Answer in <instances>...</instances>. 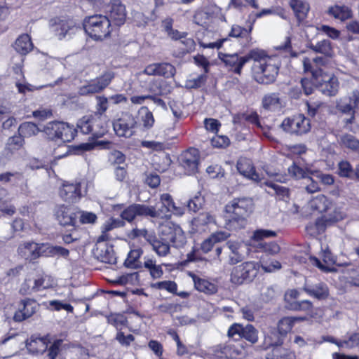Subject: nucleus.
I'll return each mask as SVG.
<instances>
[{
  "instance_id": "40",
  "label": "nucleus",
  "mask_w": 359,
  "mask_h": 359,
  "mask_svg": "<svg viewBox=\"0 0 359 359\" xmlns=\"http://www.w3.org/2000/svg\"><path fill=\"white\" fill-rule=\"evenodd\" d=\"M288 174L290 177L296 179H305L310 173L309 170L304 166H302L299 163L294 161L292 164L287 168Z\"/></svg>"
},
{
  "instance_id": "25",
  "label": "nucleus",
  "mask_w": 359,
  "mask_h": 359,
  "mask_svg": "<svg viewBox=\"0 0 359 359\" xmlns=\"http://www.w3.org/2000/svg\"><path fill=\"white\" fill-rule=\"evenodd\" d=\"M189 276L193 280L196 290L198 291L207 294H212L217 292V286L215 283L193 273H190Z\"/></svg>"
},
{
  "instance_id": "64",
  "label": "nucleus",
  "mask_w": 359,
  "mask_h": 359,
  "mask_svg": "<svg viewBox=\"0 0 359 359\" xmlns=\"http://www.w3.org/2000/svg\"><path fill=\"white\" fill-rule=\"evenodd\" d=\"M243 325L239 323H233L228 329L227 335L230 338L241 339Z\"/></svg>"
},
{
  "instance_id": "31",
  "label": "nucleus",
  "mask_w": 359,
  "mask_h": 359,
  "mask_svg": "<svg viewBox=\"0 0 359 359\" xmlns=\"http://www.w3.org/2000/svg\"><path fill=\"white\" fill-rule=\"evenodd\" d=\"M303 289L309 295L318 299H324L328 296L327 287L322 283L313 286L305 284Z\"/></svg>"
},
{
  "instance_id": "57",
  "label": "nucleus",
  "mask_w": 359,
  "mask_h": 359,
  "mask_svg": "<svg viewBox=\"0 0 359 359\" xmlns=\"http://www.w3.org/2000/svg\"><path fill=\"white\" fill-rule=\"evenodd\" d=\"M23 176L22 173L18 172H6L4 173L0 174V182L2 183H8L13 182H18L22 180Z\"/></svg>"
},
{
  "instance_id": "13",
  "label": "nucleus",
  "mask_w": 359,
  "mask_h": 359,
  "mask_svg": "<svg viewBox=\"0 0 359 359\" xmlns=\"http://www.w3.org/2000/svg\"><path fill=\"white\" fill-rule=\"evenodd\" d=\"M137 123L135 116L130 113H124L114 121L113 128L117 136L129 138L135 134Z\"/></svg>"
},
{
  "instance_id": "26",
  "label": "nucleus",
  "mask_w": 359,
  "mask_h": 359,
  "mask_svg": "<svg viewBox=\"0 0 359 359\" xmlns=\"http://www.w3.org/2000/svg\"><path fill=\"white\" fill-rule=\"evenodd\" d=\"M57 220L62 226H74L76 223L75 215L70 208L64 205H60L55 210Z\"/></svg>"
},
{
  "instance_id": "49",
  "label": "nucleus",
  "mask_w": 359,
  "mask_h": 359,
  "mask_svg": "<svg viewBox=\"0 0 359 359\" xmlns=\"http://www.w3.org/2000/svg\"><path fill=\"white\" fill-rule=\"evenodd\" d=\"M98 259L104 263L114 264L116 257L111 248L104 246V249L100 250V252L97 255Z\"/></svg>"
},
{
  "instance_id": "20",
  "label": "nucleus",
  "mask_w": 359,
  "mask_h": 359,
  "mask_svg": "<svg viewBox=\"0 0 359 359\" xmlns=\"http://www.w3.org/2000/svg\"><path fill=\"white\" fill-rule=\"evenodd\" d=\"M154 213L148 205L142 204H133L126 208L121 212V217L123 220L128 222H133L137 216H149Z\"/></svg>"
},
{
  "instance_id": "38",
  "label": "nucleus",
  "mask_w": 359,
  "mask_h": 359,
  "mask_svg": "<svg viewBox=\"0 0 359 359\" xmlns=\"http://www.w3.org/2000/svg\"><path fill=\"white\" fill-rule=\"evenodd\" d=\"M277 56H269L266 54L265 51L261 49L255 48L252 49L246 55L245 58L247 59V62L250 60H254V65L252 67H255L258 64H262L268 59H274Z\"/></svg>"
},
{
  "instance_id": "22",
  "label": "nucleus",
  "mask_w": 359,
  "mask_h": 359,
  "mask_svg": "<svg viewBox=\"0 0 359 359\" xmlns=\"http://www.w3.org/2000/svg\"><path fill=\"white\" fill-rule=\"evenodd\" d=\"M109 15L116 25H121L126 19V6L120 0H112L109 5Z\"/></svg>"
},
{
  "instance_id": "50",
  "label": "nucleus",
  "mask_w": 359,
  "mask_h": 359,
  "mask_svg": "<svg viewBox=\"0 0 359 359\" xmlns=\"http://www.w3.org/2000/svg\"><path fill=\"white\" fill-rule=\"evenodd\" d=\"M259 308L255 304L245 305L241 309V313L243 318L252 322L255 320V314L258 311Z\"/></svg>"
},
{
  "instance_id": "35",
  "label": "nucleus",
  "mask_w": 359,
  "mask_h": 359,
  "mask_svg": "<svg viewBox=\"0 0 359 359\" xmlns=\"http://www.w3.org/2000/svg\"><path fill=\"white\" fill-rule=\"evenodd\" d=\"M296 356L294 352L283 347L281 345L273 347L272 350L266 354V359H295Z\"/></svg>"
},
{
  "instance_id": "33",
  "label": "nucleus",
  "mask_w": 359,
  "mask_h": 359,
  "mask_svg": "<svg viewBox=\"0 0 359 359\" xmlns=\"http://www.w3.org/2000/svg\"><path fill=\"white\" fill-rule=\"evenodd\" d=\"M290 5L292 8L294 15L300 23L307 16L309 11V6L302 0H290Z\"/></svg>"
},
{
  "instance_id": "34",
  "label": "nucleus",
  "mask_w": 359,
  "mask_h": 359,
  "mask_svg": "<svg viewBox=\"0 0 359 359\" xmlns=\"http://www.w3.org/2000/svg\"><path fill=\"white\" fill-rule=\"evenodd\" d=\"M163 265L167 266L165 264H163ZM144 266L149 271V274L153 279H158L163 274L162 264H156V260L153 258L144 257Z\"/></svg>"
},
{
  "instance_id": "24",
  "label": "nucleus",
  "mask_w": 359,
  "mask_h": 359,
  "mask_svg": "<svg viewBox=\"0 0 359 359\" xmlns=\"http://www.w3.org/2000/svg\"><path fill=\"white\" fill-rule=\"evenodd\" d=\"M237 170L241 175L248 179L255 182H259L261 180L259 175L255 171V168L252 161L249 158H239L237 162Z\"/></svg>"
},
{
  "instance_id": "9",
  "label": "nucleus",
  "mask_w": 359,
  "mask_h": 359,
  "mask_svg": "<svg viewBox=\"0 0 359 359\" xmlns=\"http://www.w3.org/2000/svg\"><path fill=\"white\" fill-rule=\"evenodd\" d=\"M77 128L83 134H92L96 137H102L107 132V126L104 120L93 114L86 115L77 122Z\"/></svg>"
},
{
  "instance_id": "1",
  "label": "nucleus",
  "mask_w": 359,
  "mask_h": 359,
  "mask_svg": "<svg viewBox=\"0 0 359 359\" xmlns=\"http://www.w3.org/2000/svg\"><path fill=\"white\" fill-rule=\"evenodd\" d=\"M304 70L310 72L316 86L323 94L334 96L339 89V82L337 76L325 73L322 67L326 65L324 57H316L313 60L304 57L302 60Z\"/></svg>"
},
{
  "instance_id": "37",
  "label": "nucleus",
  "mask_w": 359,
  "mask_h": 359,
  "mask_svg": "<svg viewBox=\"0 0 359 359\" xmlns=\"http://www.w3.org/2000/svg\"><path fill=\"white\" fill-rule=\"evenodd\" d=\"M283 337L284 336L280 334L278 330H276L275 329L270 330L264 337V348H268L272 347L273 348V347L282 345Z\"/></svg>"
},
{
  "instance_id": "16",
  "label": "nucleus",
  "mask_w": 359,
  "mask_h": 359,
  "mask_svg": "<svg viewBox=\"0 0 359 359\" xmlns=\"http://www.w3.org/2000/svg\"><path fill=\"white\" fill-rule=\"evenodd\" d=\"M199 156V151L195 148H190L182 154L180 163L187 175L197 172Z\"/></svg>"
},
{
  "instance_id": "60",
  "label": "nucleus",
  "mask_w": 359,
  "mask_h": 359,
  "mask_svg": "<svg viewBox=\"0 0 359 359\" xmlns=\"http://www.w3.org/2000/svg\"><path fill=\"white\" fill-rule=\"evenodd\" d=\"M230 144V140L225 135H215L211 138V144L216 148H225Z\"/></svg>"
},
{
  "instance_id": "41",
  "label": "nucleus",
  "mask_w": 359,
  "mask_h": 359,
  "mask_svg": "<svg viewBox=\"0 0 359 359\" xmlns=\"http://www.w3.org/2000/svg\"><path fill=\"white\" fill-rule=\"evenodd\" d=\"M328 13L341 21L346 20L351 16V9L346 6L335 5L332 6L329 8Z\"/></svg>"
},
{
  "instance_id": "43",
  "label": "nucleus",
  "mask_w": 359,
  "mask_h": 359,
  "mask_svg": "<svg viewBox=\"0 0 359 359\" xmlns=\"http://www.w3.org/2000/svg\"><path fill=\"white\" fill-rule=\"evenodd\" d=\"M40 132L38 126L32 122H25L20 125L18 133L25 137L36 135Z\"/></svg>"
},
{
  "instance_id": "5",
  "label": "nucleus",
  "mask_w": 359,
  "mask_h": 359,
  "mask_svg": "<svg viewBox=\"0 0 359 359\" xmlns=\"http://www.w3.org/2000/svg\"><path fill=\"white\" fill-rule=\"evenodd\" d=\"M149 208L154 212L150 215L151 217L169 218L171 214L182 216L185 212V208L177 206L169 194H161L159 202L156 203L155 206H149Z\"/></svg>"
},
{
  "instance_id": "61",
  "label": "nucleus",
  "mask_w": 359,
  "mask_h": 359,
  "mask_svg": "<svg viewBox=\"0 0 359 359\" xmlns=\"http://www.w3.org/2000/svg\"><path fill=\"white\" fill-rule=\"evenodd\" d=\"M141 146L155 151H161L165 148V145L163 142L157 141L144 140L141 142Z\"/></svg>"
},
{
  "instance_id": "4",
  "label": "nucleus",
  "mask_w": 359,
  "mask_h": 359,
  "mask_svg": "<svg viewBox=\"0 0 359 359\" xmlns=\"http://www.w3.org/2000/svg\"><path fill=\"white\" fill-rule=\"evenodd\" d=\"M280 66V62L278 57L268 59V61L252 67L253 78L259 83L270 84L275 81Z\"/></svg>"
},
{
  "instance_id": "63",
  "label": "nucleus",
  "mask_w": 359,
  "mask_h": 359,
  "mask_svg": "<svg viewBox=\"0 0 359 359\" xmlns=\"http://www.w3.org/2000/svg\"><path fill=\"white\" fill-rule=\"evenodd\" d=\"M63 341L62 339H55L52 343L48 348V356L49 359H55L57 356L60 347L62 346Z\"/></svg>"
},
{
  "instance_id": "56",
  "label": "nucleus",
  "mask_w": 359,
  "mask_h": 359,
  "mask_svg": "<svg viewBox=\"0 0 359 359\" xmlns=\"http://www.w3.org/2000/svg\"><path fill=\"white\" fill-rule=\"evenodd\" d=\"M259 246L264 252L271 255H277L280 250L279 245L274 241L260 243Z\"/></svg>"
},
{
  "instance_id": "48",
  "label": "nucleus",
  "mask_w": 359,
  "mask_h": 359,
  "mask_svg": "<svg viewBox=\"0 0 359 359\" xmlns=\"http://www.w3.org/2000/svg\"><path fill=\"white\" fill-rule=\"evenodd\" d=\"M241 338L252 344H255L258 341V330L252 325L248 324L243 326Z\"/></svg>"
},
{
  "instance_id": "54",
  "label": "nucleus",
  "mask_w": 359,
  "mask_h": 359,
  "mask_svg": "<svg viewBox=\"0 0 359 359\" xmlns=\"http://www.w3.org/2000/svg\"><path fill=\"white\" fill-rule=\"evenodd\" d=\"M277 236V232L272 230L259 229L254 231L252 238L259 241L264 238H273Z\"/></svg>"
},
{
  "instance_id": "10",
  "label": "nucleus",
  "mask_w": 359,
  "mask_h": 359,
  "mask_svg": "<svg viewBox=\"0 0 359 359\" xmlns=\"http://www.w3.org/2000/svg\"><path fill=\"white\" fill-rule=\"evenodd\" d=\"M280 128L289 134L302 135L309 133L311 126L310 119L299 114L285 118L281 123Z\"/></svg>"
},
{
  "instance_id": "47",
  "label": "nucleus",
  "mask_w": 359,
  "mask_h": 359,
  "mask_svg": "<svg viewBox=\"0 0 359 359\" xmlns=\"http://www.w3.org/2000/svg\"><path fill=\"white\" fill-rule=\"evenodd\" d=\"M341 348H353L359 346V333H347L345 338L340 343Z\"/></svg>"
},
{
  "instance_id": "45",
  "label": "nucleus",
  "mask_w": 359,
  "mask_h": 359,
  "mask_svg": "<svg viewBox=\"0 0 359 359\" xmlns=\"http://www.w3.org/2000/svg\"><path fill=\"white\" fill-rule=\"evenodd\" d=\"M262 105L266 109H276L280 107V100L277 93L266 95L262 99Z\"/></svg>"
},
{
  "instance_id": "11",
  "label": "nucleus",
  "mask_w": 359,
  "mask_h": 359,
  "mask_svg": "<svg viewBox=\"0 0 359 359\" xmlns=\"http://www.w3.org/2000/svg\"><path fill=\"white\" fill-rule=\"evenodd\" d=\"M257 273V265L254 262H245L231 269L230 281L235 285L251 282Z\"/></svg>"
},
{
  "instance_id": "3",
  "label": "nucleus",
  "mask_w": 359,
  "mask_h": 359,
  "mask_svg": "<svg viewBox=\"0 0 359 359\" xmlns=\"http://www.w3.org/2000/svg\"><path fill=\"white\" fill-rule=\"evenodd\" d=\"M83 28L86 33L95 41L104 40L110 36L112 31L109 18L100 14L86 18Z\"/></svg>"
},
{
  "instance_id": "6",
  "label": "nucleus",
  "mask_w": 359,
  "mask_h": 359,
  "mask_svg": "<svg viewBox=\"0 0 359 359\" xmlns=\"http://www.w3.org/2000/svg\"><path fill=\"white\" fill-rule=\"evenodd\" d=\"M76 129L67 123L54 121L46 124L43 132L50 140L61 141L63 143L72 141L76 134Z\"/></svg>"
},
{
  "instance_id": "59",
  "label": "nucleus",
  "mask_w": 359,
  "mask_h": 359,
  "mask_svg": "<svg viewBox=\"0 0 359 359\" xmlns=\"http://www.w3.org/2000/svg\"><path fill=\"white\" fill-rule=\"evenodd\" d=\"M306 106L308 114L313 117L322 111L323 104L319 101L306 102Z\"/></svg>"
},
{
  "instance_id": "7",
  "label": "nucleus",
  "mask_w": 359,
  "mask_h": 359,
  "mask_svg": "<svg viewBox=\"0 0 359 359\" xmlns=\"http://www.w3.org/2000/svg\"><path fill=\"white\" fill-rule=\"evenodd\" d=\"M115 74L112 71H105L99 76L87 81L78 88L81 96H90L102 93L114 79Z\"/></svg>"
},
{
  "instance_id": "23",
  "label": "nucleus",
  "mask_w": 359,
  "mask_h": 359,
  "mask_svg": "<svg viewBox=\"0 0 359 359\" xmlns=\"http://www.w3.org/2000/svg\"><path fill=\"white\" fill-rule=\"evenodd\" d=\"M321 257L324 264L317 257H311L310 262L311 264L317 266L323 271H332L333 270L332 265L335 263L336 259L327 247L325 249H322Z\"/></svg>"
},
{
  "instance_id": "2",
  "label": "nucleus",
  "mask_w": 359,
  "mask_h": 359,
  "mask_svg": "<svg viewBox=\"0 0 359 359\" xmlns=\"http://www.w3.org/2000/svg\"><path fill=\"white\" fill-rule=\"evenodd\" d=\"M253 203L250 198H236L225 206L226 213V226L230 230L244 228L247 217L252 210Z\"/></svg>"
},
{
  "instance_id": "28",
  "label": "nucleus",
  "mask_w": 359,
  "mask_h": 359,
  "mask_svg": "<svg viewBox=\"0 0 359 359\" xmlns=\"http://www.w3.org/2000/svg\"><path fill=\"white\" fill-rule=\"evenodd\" d=\"M57 285L55 279L48 274L39 275L34 280L32 290L39 292L54 287Z\"/></svg>"
},
{
  "instance_id": "18",
  "label": "nucleus",
  "mask_w": 359,
  "mask_h": 359,
  "mask_svg": "<svg viewBox=\"0 0 359 359\" xmlns=\"http://www.w3.org/2000/svg\"><path fill=\"white\" fill-rule=\"evenodd\" d=\"M39 309V304L33 299H24L20 302V306L14 313L13 320L15 322H22L32 316Z\"/></svg>"
},
{
  "instance_id": "39",
  "label": "nucleus",
  "mask_w": 359,
  "mask_h": 359,
  "mask_svg": "<svg viewBox=\"0 0 359 359\" xmlns=\"http://www.w3.org/2000/svg\"><path fill=\"white\" fill-rule=\"evenodd\" d=\"M253 29V22L250 23L248 29L243 28L239 25H234L231 27L229 36L235 38H245L248 42L252 39L251 32Z\"/></svg>"
},
{
  "instance_id": "12",
  "label": "nucleus",
  "mask_w": 359,
  "mask_h": 359,
  "mask_svg": "<svg viewBox=\"0 0 359 359\" xmlns=\"http://www.w3.org/2000/svg\"><path fill=\"white\" fill-rule=\"evenodd\" d=\"M48 243H38L34 241H25L18 248V254L29 262H33L42 256H47Z\"/></svg>"
},
{
  "instance_id": "52",
  "label": "nucleus",
  "mask_w": 359,
  "mask_h": 359,
  "mask_svg": "<svg viewBox=\"0 0 359 359\" xmlns=\"http://www.w3.org/2000/svg\"><path fill=\"white\" fill-rule=\"evenodd\" d=\"M158 76L166 78L172 77L175 74V68L170 63H157Z\"/></svg>"
},
{
  "instance_id": "36",
  "label": "nucleus",
  "mask_w": 359,
  "mask_h": 359,
  "mask_svg": "<svg viewBox=\"0 0 359 359\" xmlns=\"http://www.w3.org/2000/svg\"><path fill=\"white\" fill-rule=\"evenodd\" d=\"M15 50L21 55H26L33 48L31 38L28 34L20 36L14 43Z\"/></svg>"
},
{
  "instance_id": "19",
  "label": "nucleus",
  "mask_w": 359,
  "mask_h": 359,
  "mask_svg": "<svg viewBox=\"0 0 359 359\" xmlns=\"http://www.w3.org/2000/svg\"><path fill=\"white\" fill-rule=\"evenodd\" d=\"M52 31L58 37L62 39L67 36H71L77 30V27L72 20L57 19L51 23Z\"/></svg>"
},
{
  "instance_id": "29",
  "label": "nucleus",
  "mask_w": 359,
  "mask_h": 359,
  "mask_svg": "<svg viewBox=\"0 0 359 359\" xmlns=\"http://www.w3.org/2000/svg\"><path fill=\"white\" fill-rule=\"evenodd\" d=\"M148 243L151 245L152 250L160 257H166L170 252V245L168 242L158 238L155 235L149 237Z\"/></svg>"
},
{
  "instance_id": "55",
  "label": "nucleus",
  "mask_w": 359,
  "mask_h": 359,
  "mask_svg": "<svg viewBox=\"0 0 359 359\" xmlns=\"http://www.w3.org/2000/svg\"><path fill=\"white\" fill-rule=\"evenodd\" d=\"M161 231L163 233H168L170 235V239H173L172 231L175 235L182 233V230L180 226L173 224L171 222H166L165 224L161 226Z\"/></svg>"
},
{
  "instance_id": "8",
  "label": "nucleus",
  "mask_w": 359,
  "mask_h": 359,
  "mask_svg": "<svg viewBox=\"0 0 359 359\" xmlns=\"http://www.w3.org/2000/svg\"><path fill=\"white\" fill-rule=\"evenodd\" d=\"M207 354L214 359H241L245 356L242 346L230 342L219 344L209 348Z\"/></svg>"
},
{
  "instance_id": "42",
  "label": "nucleus",
  "mask_w": 359,
  "mask_h": 359,
  "mask_svg": "<svg viewBox=\"0 0 359 359\" xmlns=\"http://www.w3.org/2000/svg\"><path fill=\"white\" fill-rule=\"evenodd\" d=\"M331 203L328 198L324 195H318L310 201L311 209L318 211L319 212H326L330 208Z\"/></svg>"
},
{
  "instance_id": "27",
  "label": "nucleus",
  "mask_w": 359,
  "mask_h": 359,
  "mask_svg": "<svg viewBox=\"0 0 359 359\" xmlns=\"http://www.w3.org/2000/svg\"><path fill=\"white\" fill-rule=\"evenodd\" d=\"M226 246L230 250L229 254V264L231 265L236 264L243 261L244 256L241 252L243 243L241 242L229 241Z\"/></svg>"
},
{
  "instance_id": "44",
  "label": "nucleus",
  "mask_w": 359,
  "mask_h": 359,
  "mask_svg": "<svg viewBox=\"0 0 359 359\" xmlns=\"http://www.w3.org/2000/svg\"><path fill=\"white\" fill-rule=\"evenodd\" d=\"M143 251L140 248L132 250L129 252L125 261V265L130 268L137 269L140 267L141 262L139 261Z\"/></svg>"
},
{
  "instance_id": "32",
  "label": "nucleus",
  "mask_w": 359,
  "mask_h": 359,
  "mask_svg": "<svg viewBox=\"0 0 359 359\" xmlns=\"http://www.w3.org/2000/svg\"><path fill=\"white\" fill-rule=\"evenodd\" d=\"M305 317H284L281 318L278 323V330L284 337L290 332L294 324L297 322L304 321Z\"/></svg>"
},
{
  "instance_id": "58",
  "label": "nucleus",
  "mask_w": 359,
  "mask_h": 359,
  "mask_svg": "<svg viewBox=\"0 0 359 359\" xmlns=\"http://www.w3.org/2000/svg\"><path fill=\"white\" fill-rule=\"evenodd\" d=\"M264 184L267 187H271L276 191V194L281 198V199L284 200L285 198H288L289 189L287 188L276 184L270 181H266L264 182Z\"/></svg>"
},
{
  "instance_id": "15",
  "label": "nucleus",
  "mask_w": 359,
  "mask_h": 359,
  "mask_svg": "<svg viewBox=\"0 0 359 359\" xmlns=\"http://www.w3.org/2000/svg\"><path fill=\"white\" fill-rule=\"evenodd\" d=\"M60 196L66 202L76 203L83 196L81 183L65 182L60 189Z\"/></svg>"
},
{
  "instance_id": "21",
  "label": "nucleus",
  "mask_w": 359,
  "mask_h": 359,
  "mask_svg": "<svg viewBox=\"0 0 359 359\" xmlns=\"http://www.w3.org/2000/svg\"><path fill=\"white\" fill-rule=\"evenodd\" d=\"M50 342L51 340L49 335L44 337L32 335L27 340L26 347L29 352L33 354H39L48 350Z\"/></svg>"
},
{
  "instance_id": "30",
  "label": "nucleus",
  "mask_w": 359,
  "mask_h": 359,
  "mask_svg": "<svg viewBox=\"0 0 359 359\" xmlns=\"http://www.w3.org/2000/svg\"><path fill=\"white\" fill-rule=\"evenodd\" d=\"M308 48L316 53L323 55L326 61V57H332L334 55L332 44L330 41L327 39L319 41L316 44L310 43Z\"/></svg>"
},
{
  "instance_id": "14",
  "label": "nucleus",
  "mask_w": 359,
  "mask_h": 359,
  "mask_svg": "<svg viewBox=\"0 0 359 359\" xmlns=\"http://www.w3.org/2000/svg\"><path fill=\"white\" fill-rule=\"evenodd\" d=\"M359 106V91L353 90L351 94L346 97L340 99L337 102V109L343 114H351L350 118L347 119L346 123H353L355 118V113Z\"/></svg>"
},
{
  "instance_id": "51",
  "label": "nucleus",
  "mask_w": 359,
  "mask_h": 359,
  "mask_svg": "<svg viewBox=\"0 0 359 359\" xmlns=\"http://www.w3.org/2000/svg\"><path fill=\"white\" fill-rule=\"evenodd\" d=\"M341 144L350 149L356 150L359 148V140L351 134H345L340 138Z\"/></svg>"
},
{
  "instance_id": "46",
  "label": "nucleus",
  "mask_w": 359,
  "mask_h": 359,
  "mask_svg": "<svg viewBox=\"0 0 359 359\" xmlns=\"http://www.w3.org/2000/svg\"><path fill=\"white\" fill-rule=\"evenodd\" d=\"M95 99L97 101L95 106L96 111L93 115L98 116L100 120H104L102 115L108 109L109 99L104 95L96 96Z\"/></svg>"
},
{
  "instance_id": "53",
  "label": "nucleus",
  "mask_w": 359,
  "mask_h": 359,
  "mask_svg": "<svg viewBox=\"0 0 359 359\" xmlns=\"http://www.w3.org/2000/svg\"><path fill=\"white\" fill-rule=\"evenodd\" d=\"M204 202V198L200 193H198L197 195L189 201L187 208L190 211L196 212L202 208Z\"/></svg>"
},
{
  "instance_id": "17",
  "label": "nucleus",
  "mask_w": 359,
  "mask_h": 359,
  "mask_svg": "<svg viewBox=\"0 0 359 359\" xmlns=\"http://www.w3.org/2000/svg\"><path fill=\"white\" fill-rule=\"evenodd\" d=\"M219 59L223 62L229 70L236 74H241L243 66L247 63L245 56H240L238 53L227 54L219 52Z\"/></svg>"
},
{
  "instance_id": "62",
  "label": "nucleus",
  "mask_w": 359,
  "mask_h": 359,
  "mask_svg": "<svg viewBox=\"0 0 359 359\" xmlns=\"http://www.w3.org/2000/svg\"><path fill=\"white\" fill-rule=\"evenodd\" d=\"M138 273L133 272L129 273H125L118 278V283L122 285H135L138 280Z\"/></svg>"
}]
</instances>
